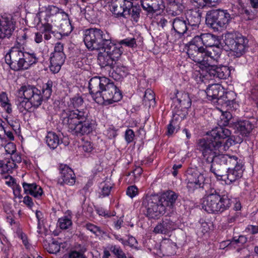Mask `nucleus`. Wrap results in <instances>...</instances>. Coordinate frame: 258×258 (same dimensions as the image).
Segmentation results:
<instances>
[{
  "instance_id": "32",
  "label": "nucleus",
  "mask_w": 258,
  "mask_h": 258,
  "mask_svg": "<svg viewBox=\"0 0 258 258\" xmlns=\"http://www.w3.org/2000/svg\"><path fill=\"white\" fill-rule=\"evenodd\" d=\"M211 49L207 50L205 48V52L206 53V59H208V62L212 60L218 62L219 58L222 52V49L219 45L211 47Z\"/></svg>"
},
{
  "instance_id": "47",
  "label": "nucleus",
  "mask_w": 258,
  "mask_h": 258,
  "mask_svg": "<svg viewBox=\"0 0 258 258\" xmlns=\"http://www.w3.org/2000/svg\"><path fill=\"white\" fill-rule=\"evenodd\" d=\"M119 44L133 48L137 45L136 40L134 38H126L119 41Z\"/></svg>"
},
{
  "instance_id": "59",
  "label": "nucleus",
  "mask_w": 258,
  "mask_h": 258,
  "mask_svg": "<svg viewBox=\"0 0 258 258\" xmlns=\"http://www.w3.org/2000/svg\"><path fill=\"white\" fill-rule=\"evenodd\" d=\"M69 258H87L82 252L76 250L72 251L69 253Z\"/></svg>"
},
{
  "instance_id": "22",
  "label": "nucleus",
  "mask_w": 258,
  "mask_h": 258,
  "mask_svg": "<svg viewBox=\"0 0 258 258\" xmlns=\"http://www.w3.org/2000/svg\"><path fill=\"white\" fill-rule=\"evenodd\" d=\"M207 67L210 68L209 69L210 76L215 79L219 80L226 79L230 76V71L227 66H221L218 67L215 65L211 66L210 64V66H207Z\"/></svg>"
},
{
  "instance_id": "11",
  "label": "nucleus",
  "mask_w": 258,
  "mask_h": 258,
  "mask_svg": "<svg viewBox=\"0 0 258 258\" xmlns=\"http://www.w3.org/2000/svg\"><path fill=\"white\" fill-rule=\"evenodd\" d=\"M222 146L220 141L214 140L210 136L207 139L203 138L198 140L197 149L202 153L204 158L207 162L213 158L215 154Z\"/></svg>"
},
{
  "instance_id": "2",
  "label": "nucleus",
  "mask_w": 258,
  "mask_h": 258,
  "mask_svg": "<svg viewBox=\"0 0 258 258\" xmlns=\"http://www.w3.org/2000/svg\"><path fill=\"white\" fill-rule=\"evenodd\" d=\"M53 82L48 80L41 90L33 85H24L17 91L15 103L20 112L26 114L32 107L38 108L52 93Z\"/></svg>"
},
{
  "instance_id": "42",
  "label": "nucleus",
  "mask_w": 258,
  "mask_h": 258,
  "mask_svg": "<svg viewBox=\"0 0 258 258\" xmlns=\"http://www.w3.org/2000/svg\"><path fill=\"white\" fill-rule=\"evenodd\" d=\"M176 245L172 243L163 245L162 246L163 255L168 256L174 255L176 253Z\"/></svg>"
},
{
  "instance_id": "31",
  "label": "nucleus",
  "mask_w": 258,
  "mask_h": 258,
  "mask_svg": "<svg viewBox=\"0 0 258 258\" xmlns=\"http://www.w3.org/2000/svg\"><path fill=\"white\" fill-rule=\"evenodd\" d=\"M98 60L101 68L109 67L110 68H114L116 61L104 50L98 54Z\"/></svg>"
},
{
  "instance_id": "26",
  "label": "nucleus",
  "mask_w": 258,
  "mask_h": 258,
  "mask_svg": "<svg viewBox=\"0 0 258 258\" xmlns=\"http://www.w3.org/2000/svg\"><path fill=\"white\" fill-rule=\"evenodd\" d=\"M177 198L178 195L174 191L167 190L159 197V199L167 210L168 209H172L174 206Z\"/></svg>"
},
{
  "instance_id": "49",
  "label": "nucleus",
  "mask_w": 258,
  "mask_h": 258,
  "mask_svg": "<svg viewBox=\"0 0 258 258\" xmlns=\"http://www.w3.org/2000/svg\"><path fill=\"white\" fill-rule=\"evenodd\" d=\"M58 223L60 228L62 229H67L72 225V221L67 217L59 219Z\"/></svg>"
},
{
  "instance_id": "3",
  "label": "nucleus",
  "mask_w": 258,
  "mask_h": 258,
  "mask_svg": "<svg viewBox=\"0 0 258 258\" xmlns=\"http://www.w3.org/2000/svg\"><path fill=\"white\" fill-rule=\"evenodd\" d=\"M89 89L94 101L97 103L102 101L109 104L119 101L122 94L115 85L105 77H94L89 83Z\"/></svg>"
},
{
  "instance_id": "50",
  "label": "nucleus",
  "mask_w": 258,
  "mask_h": 258,
  "mask_svg": "<svg viewBox=\"0 0 258 258\" xmlns=\"http://www.w3.org/2000/svg\"><path fill=\"white\" fill-rule=\"evenodd\" d=\"M85 227L87 230H89L96 235H98L103 233L100 227L90 223H87L85 225Z\"/></svg>"
},
{
  "instance_id": "54",
  "label": "nucleus",
  "mask_w": 258,
  "mask_h": 258,
  "mask_svg": "<svg viewBox=\"0 0 258 258\" xmlns=\"http://www.w3.org/2000/svg\"><path fill=\"white\" fill-rule=\"evenodd\" d=\"M5 149L7 154L12 155L16 152V146L13 143H8L5 147Z\"/></svg>"
},
{
  "instance_id": "56",
  "label": "nucleus",
  "mask_w": 258,
  "mask_h": 258,
  "mask_svg": "<svg viewBox=\"0 0 258 258\" xmlns=\"http://www.w3.org/2000/svg\"><path fill=\"white\" fill-rule=\"evenodd\" d=\"M138 193V188L136 186H130L126 190V194L131 198L135 197Z\"/></svg>"
},
{
  "instance_id": "63",
  "label": "nucleus",
  "mask_w": 258,
  "mask_h": 258,
  "mask_svg": "<svg viewBox=\"0 0 258 258\" xmlns=\"http://www.w3.org/2000/svg\"><path fill=\"white\" fill-rule=\"evenodd\" d=\"M125 241L126 245H128L131 247H135L138 243L136 239L132 236H129L127 240Z\"/></svg>"
},
{
  "instance_id": "38",
  "label": "nucleus",
  "mask_w": 258,
  "mask_h": 258,
  "mask_svg": "<svg viewBox=\"0 0 258 258\" xmlns=\"http://www.w3.org/2000/svg\"><path fill=\"white\" fill-rule=\"evenodd\" d=\"M235 94L232 92H228L226 93V100H225V104L226 106H228L231 109H236L238 105L235 101Z\"/></svg>"
},
{
  "instance_id": "48",
  "label": "nucleus",
  "mask_w": 258,
  "mask_h": 258,
  "mask_svg": "<svg viewBox=\"0 0 258 258\" xmlns=\"http://www.w3.org/2000/svg\"><path fill=\"white\" fill-rule=\"evenodd\" d=\"M232 114L229 111L222 112L221 116L220 124L223 126H226L228 124L230 120L232 118Z\"/></svg>"
},
{
  "instance_id": "19",
  "label": "nucleus",
  "mask_w": 258,
  "mask_h": 258,
  "mask_svg": "<svg viewBox=\"0 0 258 258\" xmlns=\"http://www.w3.org/2000/svg\"><path fill=\"white\" fill-rule=\"evenodd\" d=\"M202 11L199 9H190L185 14V19L192 30L197 29L201 23Z\"/></svg>"
},
{
  "instance_id": "35",
  "label": "nucleus",
  "mask_w": 258,
  "mask_h": 258,
  "mask_svg": "<svg viewBox=\"0 0 258 258\" xmlns=\"http://www.w3.org/2000/svg\"><path fill=\"white\" fill-rule=\"evenodd\" d=\"M141 12V9L139 7L133 6L132 5V7H129V9H127L125 12V18H126L127 16H130L132 20L137 23L139 21Z\"/></svg>"
},
{
  "instance_id": "25",
  "label": "nucleus",
  "mask_w": 258,
  "mask_h": 258,
  "mask_svg": "<svg viewBox=\"0 0 258 258\" xmlns=\"http://www.w3.org/2000/svg\"><path fill=\"white\" fill-rule=\"evenodd\" d=\"M102 48L116 61L118 60L123 52L122 47L118 46L114 43L112 41L111 37Z\"/></svg>"
},
{
  "instance_id": "36",
  "label": "nucleus",
  "mask_w": 258,
  "mask_h": 258,
  "mask_svg": "<svg viewBox=\"0 0 258 258\" xmlns=\"http://www.w3.org/2000/svg\"><path fill=\"white\" fill-rule=\"evenodd\" d=\"M178 103L184 108H188L191 105V100L187 93L184 92L177 93L176 95Z\"/></svg>"
},
{
  "instance_id": "13",
  "label": "nucleus",
  "mask_w": 258,
  "mask_h": 258,
  "mask_svg": "<svg viewBox=\"0 0 258 258\" xmlns=\"http://www.w3.org/2000/svg\"><path fill=\"white\" fill-rule=\"evenodd\" d=\"M235 162V165H230L227 168L226 174H222L221 176H219V177H220V179L224 180L227 183L230 184L242 177L244 170L242 162L240 159L238 158Z\"/></svg>"
},
{
  "instance_id": "4",
  "label": "nucleus",
  "mask_w": 258,
  "mask_h": 258,
  "mask_svg": "<svg viewBox=\"0 0 258 258\" xmlns=\"http://www.w3.org/2000/svg\"><path fill=\"white\" fill-rule=\"evenodd\" d=\"M19 45H15L5 55V61L11 69L20 71L28 69L38 61L36 54L23 51Z\"/></svg>"
},
{
  "instance_id": "21",
  "label": "nucleus",
  "mask_w": 258,
  "mask_h": 258,
  "mask_svg": "<svg viewBox=\"0 0 258 258\" xmlns=\"http://www.w3.org/2000/svg\"><path fill=\"white\" fill-rule=\"evenodd\" d=\"M222 124L212 129L209 133L210 137L214 140L220 141L223 144V140L230 137L231 135L230 130Z\"/></svg>"
},
{
  "instance_id": "40",
  "label": "nucleus",
  "mask_w": 258,
  "mask_h": 258,
  "mask_svg": "<svg viewBox=\"0 0 258 258\" xmlns=\"http://www.w3.org/2000/svg\"><path fill=\"white\" fill-rule=\"evenodd\" d=\"M81 12L82 13L85 18L88 20H94L96 18V12L94 11L92 6H87L85 8H81Z\"/></svg>"
},
{
  "instance_id": "44",
  "label": "nucleus",
  "mask_w": 258,
  "mask_h": 258,
  "mask_svg": "<svg viewBox=\"0 0 258 258\" xmlns=\"http://www.w3.org/2000/svg\"><path fill=\"white\" fill-rule=\"evenodd\" d=\"M109 249L117 258H127L125 253L120 246L115 245H111Z\"/></svg>"
},
{
  "instance_id": "39",
  "label": "nucleus",
  "mask_w": 258,
  "mask_h": 258,
  "mask_svg": "<svg viewBox=\"0 0 258 258\" xmlns=\"http://www.w3.org/2000/svg\"><path fill=\"white\" fill-rule=\"evenodd\" d=\"M0 103L1 106L5 108L7 113H11L12 112L11 104L10 103L7 93L5 92L0 94Z\"/></svg>"
},
{
  "instance_id": "23",
  "label": "nucleus",
  "mask_w": 258,
  "mask_h": 258,
  "mask_svg": "<svg viewBox=\"0 0 258 258\" xmlns=\"http://www.w3.org/2000/svg\"><path fill=\"white\" fill-rule=\"evenodd\" d=\"M132 5V3L129 1L115 0L112 4V11L118 17H125V12Z\"/></svg>"
},
{
  "instance_id": "58",
  "label": "nucleus",
  "mask_w": 258,
  "mask_h": 258,
  "mask_svg": "<svg viewBox=\"0 0 258 258\" xmlns=\"http://www.w3.org/2000/svg\"><path fill=\"white\" fill-rule=\"evenodd\" d=\"M53 53L64 54L63 52V44L60 42L55 44Z\"/></svg>"
},
{
  "instance_id": "15",
  "label": "nucleus",
  "mask_w": 258,
  "mask_h": 258,
  "mask_svg": "<svg viewBox=\"0 0 258 258\" xmlns=\"http://www.w3.org/2000/svg\"><path fill=\"white\" fill-rule=\"evenodd\" d=\"M60 176L58 178L57 183L61 186L65 184L73 185L76 182V176L73 170L67 165L59 166Z\"/></svg>"
},
{
  "instance_id": "51",
  "label": "nucleus",
  "mask_w": 258,
  "mask_h": 258,
  "mask_svg": "<svg viewBox=\"0 0 258 258\" xmlns=\"http://www.w3.org/2000/svg\"><path fill=\"white\" fill-rule=\"evenodd\" d=\"M100 188L101 190L100 194L103 197H106L109 195L112 186L105 182H102L100 185Z\"/></svg>"
},
{
  "instance_id": "34",
  "label": "nucleus",
  "mask_w": 258,
  "mask_h": 258,
  "mask_svg": "<svg viewBox=\"0 0 258 258\" xmlns=\"http://www.w3.org/2000/svg\"><path fill=\"white\" fill-rule=\"evenodd\" d=\"M60 140L58 136L53 132L48 133L46 136V143L50 148L54 149L59 144Z\"/></svg>"
},
{
  "instance_id": "52",
  "label": "nucleus",
  "mask_w": 258,
  "mask_h": 258,
  "mask_svg": "<svg viewBox=\"0 0 258 258\" xmlns=\"http://www.w3.org/2000/svg\"><path fill=\"white\" fill-rule=\"evenodd\" d=\"M163 222L158 224L154 228V232L155 233L167 234L168 233Z\"/></svg>"
},
{
  "instance_id": "12",
  "label": "nucleus",
  "mask_w": 258,
  "mask_h": 258,
  "mask_svg": "<svg viewBox=\"0 0 258 258\" xmlns=\"http://www.w3.org/2000/svg\"><path fill=\"white\" fill-rule=\"evenodd\" d=\"M187 54L188 57L195 62L204 66L205 67L210 66L209 60L206 59L205 48L199 46L197 42H194L193 39L189 43Z\"/></svg>"
},
{
  "instance_id": "61",
  "label": "nucleus",
  "mask_w": 258,
  "mask_h": 258,
  "mask_svg": "<svg viewBox=\"0 0 258 258\" xmlns=\"http://www.w3.org/2000/svg\"><path fill=\"white\" fill-rule=\"evenodd\" d=\"M227 138L226 142L223 144L225 150H227L230 146L235 144L234 140L231 138V136Z\"/></svg>"
},
{
  "instance_id": "27",
  "label": "nucleus",
  "mask_w": 258,
  "mask_h": 258,
  "mask_svg": "<svg viewBox=\"0 0 258 258\" xmlns=\"http://www.w3.org/2000/svg\"><path fill=\"white\" fill-rule=\"evenodd\" d=\"M254 127V125L249 120L239 121L234 124V128L243 137H248Z\"/></svg>"
},
{
  "instance_id": "10",
  "label": "nucleus",
  "mask_w": 258,
  "mask_h": 258,
  "mask_svg": "<svg viewBox=\"0 0 258 258\" xmlns=\"http://www.w3.org/2000/svg\"><path fill=\"white\" fill-rule=\"evenodd\" d=\"M238 158L236 156L219 154L217 152L215 156L208 162L212 163L210 171L219 178V176H221L224 167L228 168L230 165H235V161Z\"/></svg>"
},
{
  "instance_id": "28",
  "label": "nucleus",
  "mask_w": 258,
  "mask_h": 258,
  "mask_svg": "<svg viewBox=\"0 0 258 258\" xmlns=\"http://www.w3.org/2000/svg\"><path fill=\"white\" fill-rule=\"evenodd\" d=\"M65 59V54L52 53L50 57V65L49 66L51 71L53 73H58L63 64Z\"/></svg>"
},
{
  "instance_id": "6",
  "label": "nucleus",
  "mask_w": 258,
  "mask_h": 258,
  "mask_svg": "<svg viewBox=\"0 0 258 258\" xmlns=\"http://www.w3.org/2000/svg\"><path fill=\"white\" fill-rule=\"evenodd\" d=\"M110 34L105 30L90 28L83 32V41L89 50H99L110 39Z\"/></svg>"
},
{
  "instance_id": "33",
  "label": "nucleus",
  "mask_w": 258,
  "mask_h": 258,
  "mask_svg": "<svg viewBox=\"0 0 258 258\" xmlns=\"http://www.w3.org/2000/svg\"><path fill=\"white\" fill-rule=\"evenodd\" d=\"M143 102V104L149 108L155 106V94L151 89H148L145 91Z\"/></svg>"
},
{
  "instance_id": "57",
  "label": "nucleus",
  "mask_w": 258,
  "mask_h": 258,
  "mask_svg": "<svg viewBox=\"0 0 258 258\" xmlns=\"http://www.w3.org/2000/svg\"><path fill=\"white\" fill-rule=\"evenodd\" d=\"M49 23L50 22H47V21H46V23L42 25L41 32H42V33L47 32L53 33V32L52 30V25Z\"/></svg>"
},
{
  "instance_id": "41",
  "label": "nucleus",
  "mask_w": 258,
  "mask_h": 258,
  "mask_svg": "<svg viewBox=\"0 0 258 258\" xmlns=\"http://www.w3.org/2000/svg\"><path fill=\"white\" fill-rule=\"evenodd\" d=\"M63 23L60 24V27L63 35L68 36L73 30V27L67 14V18H62Z\"/></svg>"
},
{
  "instance_id": "60",
  "label": "nucleus",
  "mask_w": 258,
  "mask_h": 258,
  "mask_svg": "<svg viewBox=\"0 0 258 258\" xmlns=\"http://www.w3.org/2000/svg\"><path fill=\"white\" fill-rule=\"evenodd\" d=\"M245 231L250 234H255L258 233L257 226H254L252 225H248L245 229Z\"/></svg>"
},
{
  "instance_id": "30",
  "label": "nucleus",
  "mask_w": 258,
  "mask_h": 258,
  "mask_svg": "<svg viewBox=\"0 0 258 258\" xmlns=\"http://www.w3.org/2000/svg\"><path fill=\"white\" fill-rule=\"evenodd\" d=\"M22 186L26 194H30L35 198H39L42 195V189L35 183H28L24 182Z\"/></svg>"
},
{
  "instance_id": "45",
  "label": "nucleus",
  "mask_w": 258,
  "mask_h": 258,
  "mask_svg": "<svg viewBox=\"0 0 258 258\" xmlns=\"http://www.w3.org/2000/svg\"><path fill=\"white\" fill-rule=\"evenodd\" d=\"M59 243L56 241H53L51 243H49L47 249L50 253L56 254L60 250Z\"/></svg>"
},
{
  "instance_id": "17",
  "label": "nucleus",
  "mask_w": 258,
  "mask_h": 258,
  "mask_svg": "<svg viewBox=\"0 0 258 258\" xmlns=\"http://www.w3.org/2000/svg\"><path fill=\"white\" fill-rule=\"evenodd\" d=\"M46 14L45 20L47 22L53 23L60 18H67V14L62 10L53 5H48L45 7Z\"/></svg>"
},
{
  "instance_id": "9",
  "label": "nucleus",
  "mask_w": 258,
  "mask_h": 258,
  "mask_svg": "<svg viewBox=\"0 0 258 258\" xmlns=\"http://www.w3.org/2000/svg\"><path fill=\"white\" fill-rule=\"evenodd\" d=\"M142 206L146 210L147 216L152 219L158 218L166 211L157 195H146L143 199Z\"/></svg>"
},
{
  "instance_id": "43",
  "label": "nucleus",
  "mask_w": 258,
  "mask_h": 258,
  "mask_svg": "<svg viewBox=\"0 0 258 258\" xmlns=\"http://www.w3.org/2000/svg\"><path fill=\"white\" fill-rule=\"evenodd\" d=\"M169 8L173 9V11H182L183 6L181 0H165Z\"/></svg>"
},
{
  "instance_id": "64",
  "label": "nucleus",
  "mask_w": 258,
  "mask_h": 258,
  "mask_svg": "<svg viewBox=\"0 0 258 258\" xmlns=\"http://www.w3.org/2000/svg\"><path fill=\"white\" fill-rule=\"evenodd\" d=\"M167 23L168 21L164 17H161L157 22L158 26L163 29L166 26Z\"/></svg>"
},
{
  "instance_id": "5",
  "label": "nucleus",
  "mask_w": 258,
  "mask_h": 258,
  "mask_svg": "<svg viewBox=\"0 0 258 258\" xmlns=\"http://www.w3.org/2000/svg\"><path fill=\"white\" fill-rule=\"evenodd\" d=\"M233 203L227 195H220L215 189H211L202 199L203 209L209 213L219 214L228 210Z\"/></svg>"
},
{
  "instance_id": "16",
  "label": "nucleus",
  "mask_w": 258,
  "mask_h": 258,
  "mask_svg": "<svg viewBox=\"0 0 258 258\" xmlns=\"http://www.w3.org/2000/svg\"><path fill=\"white\" fill-rule=\"evenodd\" d=\"M15 28V24L11 18L0 17V39L10 38Z\"/></svg>"
},
{
  "instance_id": "46",
  "label": "nucleus",
  "mask_w": 258,
  "mask_h": 258,
  "mask_svg": "<svg viewBox=\"0 0 258 258\" xmlns=\"http://www.w3.org/2000/svg\"><path fill=\"white\" fill-rule=\"evenodd\" d=\"M162 221L165 225L164 226H165V228L168 233L175 230L177 227L176 224H175V222H174L170 219L165 218L164 220H163Z\"/></svg>"
},
{
  "instance_id": "18",
  "label": "nucleus",
  "mask_w": 258,
  "mask_h": 258,
  "mask_svg": "<svg viewBox=\"0 0 258 258\" xmlns=\"http://www.w3.org/2000/svg\"><path fill=\"white\" fill-rule=\"evenodd\" d=\"M201 41L206 47L216 46L220 44L218 37L211 33H202L200 35L195 36L193 38L194 42L198 43Z\"/></svg>"
},
{
  "instance_id": "24",
  "label": "nucleus",
  "mask_w": 258,
  "mask_h": 258,
  "mask_svg": "<svg viewBox=\"0 0 258 258\" xmlns=\"http://www.w3.org/2000/svg\"><path fill=\"white\" fill-rule=\"evenodd\" d=\"M172 28L175 32L179 35H183L187 32L191 31L192 29L188 24L185 19L182 17H176L173 20Z\"/></svg>"
},
{
  "instance_id": "37",
  "label": "nucleus",
  "mask_w": 258,
  "mask_h": 258,
  "mask_svg": "<svg viewBox=\"0 0 258 258\" xmlns=\"http://www.w3.org/2000/svg\"><path fill=\"white\" fill-rule=\"evenodd\" d=\"M129 73L127 68L123 66H118L112 73V77L115 80H119L126 77Z\"/></svg>"
},
{
  "instance_id": "7",
  "label": "nucleus",
  "mask_w": 258,
  "mask_h": 258,
  "mask_svg": "<svg viewBox=\"0 0 258 258\" xmlns=\"http://www.w3.org/2000/svg\"><path fill=\"white\" fill-rule=\"evenodd\" d=\"M231 19L227 10H212L207 13L206 23L208 27L218 31L219 29L226 28Z\"/></svg>"
},
{
  "instance_id": "62",
  "label": "nucleus",
  "mask_w": 258,
  "mask_h": 258,
  "mask_svg": "<svg viewBox=\"0 0 258 258\" xmlns=\"http://www.w3.org/2000/svg\"><path fill=\"white\" fill-rule=\"evenodd\" d=\"M8 166V164L5 163L3 161H0V173L5 174L10 171Z\"/></svg>"
},
{
  "instance_id": "20",
  "label": "nucleus",
  "mask_w": 258,
  "mask_h": 258,
  "mask_svg": "<svg viewBox=\"0 0 258 258\" xmlns=\"http://www.w3.org/2000/svg\"><path fill=\"white\" fill-rule=\"evenodd\" d=\"M141 4L144 10L151 14L164 8L163 0H141Z\"/></svg>"
},
{
  "instance_id": "55",
  "label": "nucleus",
  "mask_w": 258,
  "mask_h": 258,
  "mask_svg": "<svg viewBox=\"0 0 258 258\" xmlns=\"http://www.w3.org/2000/svg\"><path fill=\"white\" fill-rule=\"evenodd\" d=\"M135 137L134 132L131 129H128L126 131L125 133V139L127 143H131Z\"/></svg>"
},
{
  "instance_id": "14",
  "label": "nucleus",
  "mask_w": 258,
  "mask_h": 258,
  "mask_svg": "<svg viewBox=\"0 0 258 258\" xmlns=\"http://www.w3.org/2000/svg\"><path fill=\"white\" fill-rule=\"evenodd\" d=\"M187 187L190 191L203 187L205 177L197 170L189 168L186 173Z\"/></svg>"
},
{
  "instance_id": "29",
  "label": "nucleus",
  "mask_w": 258,
  "mask_h": 258,
  "mask_svg": "<svg viewBox=\"0 0 258 258\" xmlns=\"http://www.w3.org/2000/svg\"><path fill=\"white\" fill-rule=\"evenodd\" d=\"M224 92L223 88L218 84L209 85L206 91L207 98L210 100H219L223 96Z\"/></svg>"
},
{
  "instance_id": "8",
  "label": "nucleus",
  "mask_w": 258,
  "mask_h": 258,
  "mask_svg": "<svg viewBox=\"0 0 258 258\" xmlns=\"http://www.w3.org/2000/svg\"><path fill=\"white\" fill-rule=\"evenodd\" d=\"M225 44L234 52L237 57H240L247 47L248 40L240 33H229L225 35Z\"/></svg>"
},
{
  "instance_id": "1",
  "label": "nucleus",
  "mask_w": 258,
  "mask_h": 258,
  "mask_svg": "<svg viewBox=\"0 0 258 258\" xmlns=\"http://www.w3.org/2000/svg\"><path fill=\"white\" fill-rule=\"evenodd\" d=\"M81 96H75L70 99V105L75 108L74 110H64L61 113L62 121L73 134L77 136L87 135L92 132L94 124L88 119L89 112L86 108L78 109L83 103Z\"/></svg>"
},
{
  "instance_id": "53",
  "label": "nucleus",
  "mask_w": 258,
  "mask_h": 258,
  "mask_svg": "<svg viewBox=\"0 0 258 258\" xmlns=\"http://www.w3.org/2000/svg\"><path fill=\"white\" fill-rule=\"evenodd\" d=\"M163 222L158 224L154 228V232L155 233L167 234L168 233Z\"/></svg>"
}]
</instances>
